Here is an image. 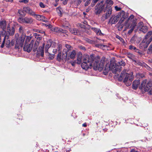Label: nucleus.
<instances>
[{
  "label": "nucleus",
  "instance_id": "obj_1",
  "mask_svg": "<svg viewBox=\"0 0 152 152\" xmlns=\"http://www.w3.org/2000/svg\"><path fill=\"white\" fill-rule=\"evenodd\" d=\"M83 62L81 66L82 68L86 70L92 66L95 70H98L101 71L103 69L105 70L107 73L110 70H111L113 73H116L117 72H120L122 69V66L125 64L123 61H121L116 63H113V65L110 66L109 64H106L105 58L103 57L100 61V58L98 56L95 58L94 54H91L90 56L88 55H86L83 56Z\"/></svg>",
  "mask_w": 152,
  "mask_h": 152
},
{
  "label": "nucleus",
  "instance_id": "obj_2",
  "mask_svg": "<svg viewBox=\"0 0 152 152\" xmlns=\"http://www.w3.org/2000/svg\"><path fill=\"white\" fill-rule=\"evenodd\" d=\"M128 71L127 69L124 70L121 72L118 78L119 80L121 81L124 78V82L127 86L131 85L134 78L133 72H131L130 73H128Z\"/></svg>",
  "mask_w": 152,
  "mask_h": 152
},
{
  "label": "nucleus",
  "instance_id": "obj_3",
  "mask_svg": "<svg viewBox=\"0 0 152 152\" xmlns=\"http://www.w3.org/2000/svg\"><path fill=\"white\" fill-rule=\"evenodd\" d=\"M126 17L125 12L123 11L120 12L116 16L112 15L110 19V22L112 24H115L118 22L119 19L120 18L119 23H121L124 21V19L126 18Z\"/></svg>",
  "mask_w": 152,
  "mask_h": 152
},
{
  "label": "nucleus",
  "instance_id": "obj_4",
  "mask_svg": "<svg viewBox=\"0 0 152 152\" xmlns=\"http://www.w3.org/2000/svg\"><path fill=\"white\" fill-rule=\"evenodd\" d=\"M152 34V32L151 31H149L148 32L145 36V38L143 39L142 42L140 44L141 46H143L144 48H146L152 41V36L149 39H148Z\"/></svg>",
  "mask_w": 152,
  "mask_h": 152
},
{
  "label": "nucleus",
  "instance_id": "obj_5",
  "mask_svg": "<svg viewBox=\"0 0 152 152\" xmlns=\"http://www.w3.org/2000/svg\"><path fill=\"white\" fill-rule=\"evenodd\" d=\"M104 12H106L105 14L102 15L101 18V20L102 21H104L107 19L112 14V9L110 7H108L107 6L104 8Z\"/></svg>",
  "mask_w": 152,
  "mask_h": 152
},
{
  "label": "nucleus",
  "instance_id": "obj_6",
  "mask_svg": "<svg viewBox=\"0 0 152 152\" xmlns=\"http://www.w3.org/2000/svg\"><path fill=\"white\" fill-rule=\"evenodd\" d=\"M26 38V35L22 34L21 36L18 38L16 40L15 46L17 48L22 47Z\"/></svg>",
  "mask_w": 152,
  "mask_h": 152
},
{
  "label": "nucleus",
  "instance_id": "obj_7",
  "mask_svg": "<svg viewBox=\"0 0 152 152\" xmlns=\"http://www.w3.org/2000/svg\"><path fill=\"white\" fill-rule=\"evenodd\" d=\"M67 50L66 49H64L62 55L61 53H58L57 57V60L59 61L61 60L63 61H65L67 58Z\"/></svg>",
  "mask_w": 152,
  "mask_h": 152
},
{
  "label": "nucleus",
  "instance_id": "obj_8",
  "mask_svg": "<svg viewBox=\"0 0 152 152\" xmlns=\"http://www.w3.org/2000/svg\"><path fill=\"white\" fill-rule=\"evenodd\" d=\"M34 41L32 40L30 44H25L23 48L24 50L28 52H30L32 50L33 47V45L34 43Z\"/></svg>",
  "mask_w": 152,
  "mask_h": 152
},
{
  "label": "nucleus",
  "instance_id": "obj_9",
  "mask_svg": "<svg viewBox=\"0 0 152 152\" xmlns=\"http://www.w3.org/2000/svg\"><path fill=\"white\" fill-rule=\"evenodd\" d=\"M18 20L20 23H25L27 24H31L33 21V20L32 18L28 17L19 18Z\"/></svg>",
  "mask_w": 152,
  "mask_h": 152
},
{
  "label": "nucleus",
  "instance_id": "obj_10",
  "mask_svg": "<svg viewBox=\"0 0 152 152\" xmlns=\"http://www.w3.org/2000/svg\"><path fill=\"white\" fill-rule=\"evenodd\" d=\"M98 6L99 5L97 4L95 7V13L96 15H98L100 14L102 12L103 10L105 8V7H104V6L102 5V6H100V7H98Z\"/></svg>",
  "mask_w": 152,
  "mask_h": 152
},
{
  "label": "nucleus",
  "instance_id": "obj_11",
  "mask_svg": "<svg viewBox=\"0 0 152 152\" xmlns=\"http://www.w3.org/2000/svg\"><path fill=\"white\" fill-rule=\"evenodd\" d=\"M15 33V29L13 27L12 28H10L8 27L7 29V31L6 34V36H7V37H8V35L10 36H12L14 35Z\"/></svg>",
  "mask_w": 152,
  "mask_h": 152
},
{
  "label": "nucleus",
  "instance_id": "obj_12",
  "mask_svg": "<svg viewBox=\"0 0 152 152\" xmlns=\"http://www.w3.org/2000/svg\"><path fill=\"white\" fill-rule=\"evenodd\" d=\"M23 11L28 13L31 15L34 16L35 15V12L33 11L30 7H25L23 8Z\"/></svg>",
  "mask_w": 152,
  "mask_h": 152
},
{
  "label": "nucleus",
  "instance_id": "obj_13",
  "mask_svg": "<svg viewBox=\"0 0 152 152\" xmlns=\"http://www.w3.org/2000/svg\"><path fill=\"white\" fill-rule=\"evenodd\" d=\"M67 54L68 59H69L70 58L73 59L75 57L76 53L75 50H73L69 52L68 54L67 53Z\"/></svg>",
  "mask_w": 152,
  "mask_h": 152
},
{
  "label": "nucleus",
  "instance_id": "obj_14",
  "mask_svg": "<svg viewBox=\"0 0 152 152\" xmlns=\"http://www.w3.org/2000/svg\"><path fill=\"white\" fill-rule=\"evenodd\" d=\"M7 24L5 20H3L0 22V28L5 31L6 28Z\"/></svg>",
  "mask_w": 152,
  "mask_h": 152
},
{
  "label": "nucleus",
  "instance_id": "obj_15",
  "mask_svg": "<svg viewBox=\"0 0 152 152\" xmlns=\"http://www.w3.org/2000/svg\"><path fill=\"white\" fill-rule=\"evenodd\" d=\"M52 41L51 40H49L47 42L45 46V53H47L49 54L50 53L48 52V49L50 48L52 45Z\"/></svg>",
  "mask_w": 152,
  "mask_h": 152
},
{
  "label": "nucleus",
  "instance_id": "obj_16",
  "mask_svg": "<svg viewBox=\"0 0 152 152\" xmlns=\"http://www.w3.org/2000/svg\"><path fill=\"white\" fill-rule=\"evenodd\" d=\"M82 55L80 53H78L77 55V59L75 62L77 64H80L82 61Z\"/></svg>",
  "mask_w": 152,
  "mask_h": 152
},
{
  "label": "nucleus",
  "instance_id": "obj_17",
  "mask_svg": "<svg viewBox=\"0 0 152 152\" xmlns=\"http://www.w3.org/2000/svg\"><path fill=\"white\" fill-rule=\"evenodd\" d=\"M140 83V80H134L132 84V88L134 89H136Z\"/></svg>",
  "mask_w": 152,
  "mask_h": 152
},
{
  "label": "nucleus",
  "instance_id": "obj_18",
  "mask_svg": "<svg viewBox=\"0 0 152 152\" xmlns=\"http://www.w3.org/2000/svg\"><path fill=\"white\" fill-rule=\"evenodd\" d=\"M45 44L43 43L42 44V47H39V50L38 51L39 52V53H40L41 56L42 57H43L44 54V47H45Z\"/></svg>",
  "mask_w": 152,
  "mask_h": 152
},
{
  "label": "nucleus",
  "instance_id": "obj_19",
  "mask_svg": "<svg viewBox=\"0 0 152 152\" xmlns=\"http://www.w3.org/2000/svg\"><path fill=\"white\" fill-rule=\"evenodd\" d=\"M33 16H34L37 19L39 20L42 21L45 18V17L43 16L42 15H36L35 14V15H34Z\"/></svg>",
  "mask_w": 152,
  "mask_h": 152
},
{
  "label": "nucleus",
  "instance_id": "obj_20",
  "mask_svg": "<svg viewBox=\"0 0 152 152\" xmlns=\"http://www.w3.org/2000/svg\"><path fill=\"white\" fill-rule=\"evenodd\" d=\"M113 1L112 0H106L103 6H104V7H105V6L111 7V6L113 4Z\"/></svg>",
  "mask_w": 152,
  "mask_h": 152
},
{
  "label": "nucleus",
  "instance_id": "obj_21",
  "mask_svg": "<svg viewBox=\"0 0 152 152\" xmlns=\"http://www.w3.org/2000/svg\"><path fill=\"white\" fill-rule=\"evenodd\" d=\"M152 86V81H149L146 84L145 87V90L148 91L150 89V88Z\"/></svg>",
  "mask_w": 152,
  "mask_h": 152
},
{
  "label": "nucleus",
  "instance_id": "obj_22",
  "mask_svg": "<svg viewBox=\"0 0 152 152\" xmlns=\"http://www.w3.org/2000/svg\"><path fill=\"white\" fill-rule=\"evenodd\" d=\"M39 44V42L38 41H34V43L33 45V50L34 51H35L37 48Z\"/></svg>",
  "mask_w": 152,
  "mask_h": 152
},
{
  "label": "nucleus",
  "instance_id": "obj_23",
  "mask_svg": "<svg viewBox=\"0 0 152 152\" xmlns=\"http://www.w3.org/2000/svg\"><path fill=\"white\" fill-rule=\"evenodd\" d=\"M134 18V15H132L130 16L129 17L128 19L125 22V26L126 28H129V26H128V22L129 20H132V19H133Z\"/></svg>",
  "mask_w": 152,
  "mask_h": 152
},
{
  "label": "nucleus",
  "instance_id": "obj_24",
  "mask_svg": "<svg viewBox=\"0 0 152 152\" xmlns=\"http://www.w3.org/2000/svg\"><path fill=\"white\" fill-rule=\"evenodd\" d=\"M96 46L104 50L108 49L107 48V46L106 45H104L102 44H97L96 45Z\"/></svg>",
  "mask_w": 152,
  "mask_h": 152
},
{
  "label": "nucleus",
  "instance_id": "obj_25",
  "mask_svg": "<svg viewBox=\"0 0 152 152\" xmlns=\"http://www.w3.org/2000/svg\"><path fill=\"white\" fill-rule=\"evenodd\" d=\"M147 81V80H145L142 81L141 85V86H140L141 88H144L145 89V87L146 86Z\"/></svg>",
  "mask_w": 152,
  "mask_h": 152
},
{
  "label": "nucleus",
  "instance_id": "obj_26",
  "mask_svg": "<svg viewBox=\"0 0 152 152\" xmlns=\"http://www.w3.org/2000/svg\"><path fill=\"white\" fill-rule=\"evenodd\" d=\"M148 29V27L147 26H144L141 28L140 29V31H142V32L145 33L147 32Z\"/></svg>",
  "mask_w": 152,
  "mask_h": 152
},
{
  "label": "nucleus",
  "instance_id": "obj_27",
  "mask_svg": "<svg viewBox=\"0 0 152 152\" xmlns=\"http://www.w3.org/2000/svg\"><path fill=\"white\" fill-rule=\"evenodd\" d=\"M116 38L119 39L122 43L124 44V43H125L124 40L123 39H122L121 37L120 36L117 35L116 36Z\"/></svg>",
  "mask_w": 152,
  "mask_h": 152
},
{
  "label": "nucleus",
  "instance_id": "obj_28",
  "mask_svg": "<svg viewBox=\"0 0 152 152\" xmlns=\"http://www.w3.org/2000/svg\"><path fill=\"white\" fill-rule=\"evenodd\" d=\"M129 49L131 50H134L136 52H138V49H137L135 47L132 45H130L129 46Z\"/></svg>",
  "mask_w": 152,
  "mask_h": 152
},
{
  "label": "nucleus",
  "instance_id": "obj_29",
  "mask_svg": "<svg viewBox=\"0 0 152 152\" xmlns=\"http://www.w3.org/2000/svg\"><path fill=\"white\" fill-rule=\"evenodd\" d=\"M6 37H7V39L6 41V45H7V47H9V46L10 45V40L9 39H8V37H7V36H5Z\"/></svg>",
  "mask_w": 152,
  "mask_h": 152
},
{
  "label": "nucleus",
  "instance_id": "obj_30",
  "mask_svg": "<svg viewBox=\"0 0 152 152\" xmlns=\"http://www.w3.org/2000/svg\"><path fill=\"white\" fill-rule=\"evenodd\" d=\"M148 53L151 54L152 53V43L151 44L148 50Z\"/></svg>",
  "mask_w": 152,
  "mask_h": 152
},
{
  "label": "nucleus",
  "instance_id": "obj_31",
  "mask_svg": "<svg viewBox=\"0 0 152 152\" xmlns=\"http://www.w3.org/2000/svg\"><path fill=\"white\" fill-rule=\"evenodd\" d=\"M34 30L35 31L38 32L42 34H43L44 35L45 34V32L44 31L39 29H34Z\"/></svg>",
  "mask_w": 152,
  "mask_h": 152
},
{
  "label": "nucleus",
  "instance_id": "obj_32",
  "mask_svg": "<svg viewBox=\"0 0 152 152\" xmlns=\"http://www.w3.org/2000/svg\"><path fill=\"white\" fill-rule=\"evenodd\" d=\"M70 31L72 34L75 35H76L77 33V31L75 29H71Z\"/></svg>",
  "mask_w": 152,
  "mask_h": 152
},
{
  "label": "nucleus",
  "instance_id": "obj_33",
  "mask_svg": "<svg viewBox=\"0 0 152 152\" xmlns=\"http://www.w3.org/2000/svg\"><path fill=\"white\" fill-rule=\"evenodd\" d=\"M51 31L55 32H57L58 31H59L58 28L56 27H52L51 28Z\"/></svg>",
  "mask_w": 152,
  "mask_h": 152
},
{
  "label": "nucleus",
  "instance_id": "obj_34",
  "mask_svg": "<svg viewBox=\"0 0 152 152\" xmlns=\"http://www.w3.org/2000/svg\"><path fill=\"white\" fill-rule=\"evenodd\" d=\"M97 35H102L103 34L101 32V30L99 28H98L97 32L96 33Z\"/></svg>",
  "mask_w": 152,
  "mask_h": 152
},
{
  "label": "nucleus",
  "instance_id": "obj_35",
  "mask_svg": "<svg viewBox=\"0 0 152 152\" xmlns=\"http://www.w3.org/2000/svg\"><path fill=\"white\" fill-rule=\"evenodd\" d=\"M31 37L30 36H27L25 42V44L28 43V42L30 41V40L31 39Z\"/></svg>",
  "mask_w": 152,
  "mask_h": 152
},
{
  "label": "nucleus",
  "instance_id": "obj_36",
  "mask_svg": "<svg viewBox=\"0 0 152 152\" xmlns=\"http://www.w3.org/2000/svg\"><path fill=\"white\" fill-rule=\"evenodd\" d=\"M39 5L41 8H45L46 7V5L42 2H40L39 4Z\"/></svg>",
  "mask_w": 152,
  "mask_h": 152
},
{
  "label": "nucleus",
  "instance_id": "obj_37",
  "mask_svg": "<svg viewBox=\"0 0 152 152\" xmlns=\"http://www.w3.org/2000/svg\"><path fill=\"white\" fill-rule=\"evenodd\" d=\"M143 26H144L143 23L142 22H140L139 23V26L138 27L139 29H140Z\"/></svg>",
  "mask_w": 152,
  "mask_h": 152
},
{
  "label": "nucleus",
  "instance_id": "obj_38",
  "mask_svg": "<svg viewBox=\"0 0 152 152\" xmlns=\"http://www.w3.org/2000/svg\"><path fill=\"white\" fill-rule=\"evenodd\" d=\"M98 1L99 0H93L91 4V6L92 7L94 6Z\"/></svg>",
  "mask_w": 152,
  "mask_h": 152
},
{
  "label": "nucleus",
  "instance_id": "obj_39",
  "mask_svg": "<svg viewBox=\"0 0 152 152\" xmlns=\"http://www.w3.org/2000/svg\"><path fill=\"white\" fill-rule=\"evenodd\" d=\"M19 32L21 33H23L24 31V28L22 26H20L19 29Z\"/></svg>",
  "mask_w": 152,
  "mask_h": 152
},
{
  "label": "nucleus",
  "instance_id": "obj_40",
  "mask_svg": "<svg viewBox=\"0 0 152 152\" xmlns=\"http://www.w3.org/2000/svg\"><path fill=\"white\" fill-rule=\"evenodd\" d=\"M6 36L4 37V39L1 45V48H3V47L4 46L5 41V39H6Z\"/></svg>",
  "mask_w": 152,
  "mask_h": 152
},
{
  "label": "nucleus",
  "instance_id": "obj_41",
  "mask_svg": "<svg viewBox=\"0 0 152 152\" xmlns=\"http://www.w3.org/2000/svg\"><path fill=\"white\" fill-rule=\"evenodd\" d=\"M134 56L131 54H128V57L130 59H132L134 58Z\"/></svg>",
  "mask_w": 152,
  "mask_h": 152
},
{
  "label": "nucleus",
  "instance_id": "obj_42",
  "mask_svg": "<svg viewBox=\"0 0 152 152\" xmlns=\"http://www.w3.org/2000/svg\"><path fill=\"white\" fill-rule=\"evenodd\" d=\"M85 40L87 42H89L90 43H92L93 42V41L92 40L87 38H86L85 39Z\"/></svg>",
  "mask_w": 152,
  "mask_h": 152
},
{
  "label": "nucleus",
  "instance_id": "obj_43",
  "mask_svg": "<svg viewBox=\"0 0 152 152\" xmlns=\"http://www.w3.org/2000/svg\"><path fill=\"white\" fill-rule=\"evenodd\" d=\"M134 26H133L129 31L128 32V34H130L134 30Z\"/></svg>",
  "mask_w": 152,
  "mask_h": 152
},
{
  "label": "nucleus",
  "instance_id": "obj_44",
  "mask_svg": "<svg viewBox=\"0 0 152 152\" xmlns=\"http://www.w3.org/2000/svg\"><path fill=\"white\" fill-rule=\"evenodd\" d=\"M58 48L59 53H60V52H61V50L62 49V45L60 44H59L58 46Z\"/></svg>",
  "mask_w": 152,
  "mask_h": 152
},
{
  "label": "nucleus",
  "instance_id": "obj_45",
  "mask_svg": "<svg viewBox=\"0 0 152 152\" xmlns=\"http://www.w3.org/2000/svg\"><path fill=\"white\" fill-rule=\"evenodd\" d=\"M18 12L19 14L21 15H24L23 12L22 10H18Z\"/></svg>",
  "mask_w": 152,
  "mask_h": 152
},
{
  "label": "nucleus",
  "instance_id": "obj_46",
  "mask_svg": "<svg viewBox=\"0 0 152 152\" xmlns=\"http://www.w3.org/2000/svg\"><path fill=\"white\" fill-rule=\"evenodd\" d=\"M115 8L116 11H119L121 10V8L120 7H118L117 6L115 7Z\"/></svg>",
  "mask_w": 152,
  "mask_h": 152
},
{
  "label": "nucleus",
  "instance_id": "obj_47",
  "mask_svg": "<svg viewBox=\"0 0 152 152\" xmlns=\"http://www.w3.org/2000/svg\"><path fill=\"white\" fill-rule=\"evenodd\" d=\"M19 2H23L26 4L28 2V0H20Z\"/></svg>",
  "mask_w": 152,
  "mask_h": 152
},
{
  "label": "nucleus",
  "instance_id": "obj_48",
  "mask_svg": "<svg viewBox=\"0 0 152 152\" xmlns=\"http://www.w3.org/2000/svg\"><path fill=\"white\" fill-rule=\"evenodd\" d=\"M98 28H95V27H92L91 28V29L94 31L95 33L97 32V29Z\"/></svg>",
  "mask_w": 152,
  "mask_h": 152
},
{
  "label": "nucleus",
  "instance_id": "obj_49",
  "mask_svg": "<svg viewBox=\"0 0 152 152\" xmlns=\"http://www.w3.org/2000/svg\"><path fill=\"white\" fill-rule=\"evenodd\" d=\"M65 46L66 48H67V51L69 50V49L70 48V45H68V44H66L65 45Z\"/></svg>",
  "mask_w": 152,
  "mask_h": 152
},
{
  "label": "nucleus",
  "instance_id": "obj_50",
  "mask_svg": "<svg viewBox=\"0 0 152 152\" xmlns=\"http://www.w3.org/2000/svg\"><path fill=\"white\" fill-rule=\"evenodd\" d=\"M145 67H146L147 69L149 71H151L152 69L149 66L147 65L146 64H145Z\"/></svg>",
  "mask_w": 152,
  "mask_h": 152
},
{
  "label": "nucleus",
  "instance_id": "obj_51",
  "mask_svg": "<svg viewBox=\"0 0 152 152\" xmlns=\"http://www.w3.org/2000/svg\"><path fill=\"white\" fill-rule=\"evenodd\" d=\"M57 51H58V49H53V52L54 53H56L57 52Z\"/></svg>",
  "mask_w": 152,
  "mask_h": 152
},
{
  "label": "nucleus",
  "instance_id": "obj_52",
  "mask_svg": "<svg viewBox=\"0 0 152 152\" xmlns=\"http://www.w3.org/2000/svg\"><path fill=\"white\" fill-rule=\"evenodd\" d=\"M91 0H88V1H87L85 4V5L86 6V4H88L90 3V1Z\"/></svg>",
  "mask_w": 152,
  "mask_h": 152
},
{
  "label": "nucleus",
  "instance_id": "obj_53",
  "mask_svg": "<svg viewBox=\"0 0 152 152\" xmlns=\"http://www.w3.org/2000/svg\"><path fill=\"white\" fill-rule=\"evenodd\" d=\"M15 42L14 41H12L10 42V44L12 45H13L14 44Z\"/></svg>",
  "mask_w": 152,
  "mask_h": 152
},
{
  "label": "nucleus",
  "instance_id": "obj_54",
  "mask_svg": "<svg viewBox=\"0 0 152 152\" xmlns=\"http://www.w3.org/2000/svg\"><path fill=\"white\" fill-rule=\"evenodd\" d=\"M82 126H83L86 127L87 126L86 124V123H85L83 124Z\"/></svg>",
  "mask_w": 152,
  "mask_h": 152
},
{
  "label": "nucleus",
  "instance_id": "obj_55",
  "mask_svg": "<svg viewBox=\"0 0 152 152\" xmlns=\"http://www.w3.org/2000/svg\"><path fill=\"white\" fill-rule=\"evenodd\" d=\"M48 26L50 28H52V26L51 25H50V24L48 25Z\"/></svg>",
  "mask_w": 152,
  "mask_h": 152
},
{
  "label": "nucleus",
  "instance_id": "obj_56",
  "mask_svg": "<svg viewBox=\"0 0 152 152\" xmlns=\"http://www.w3.org/2000/svg\"><path fill=\"white\" fill-rule=\"evenodd\" d=\"M86 32L88 33V34H90V32L88 30H87L86 31Z\"/></svg>",
  "mask_w": 152,
  "mask_h": 152
},
{
  "label": "nucleus",
  "instance_id": "obj_57",
  "mask_svg": "<svg viewBox=\"0 0 152 152\" xmlns=\"http://www.w3.org/2000/svg\"><path fill=\"white\" fill-rule=\"evenodd\" d=\"M51 59H52L54 58V57L53 56H51V57H49Z\"/></svg>",
  "mask_w": 152,
  "mask_h": 152
},
{
  "label": "nucleus",
  "instance_id": "obj_58",
  "mask_svg": "<svg viewBox=\"0 0 152 152\" xmlns=\"http://www.w3.org/2000/svg\"><path fill=\"white\" fill-rule=\"evenodd\" d=\"M84 1H85L86 0H83ZM82 0H78V1L79 3H81V1H82Z\"/></svg>",
  "mask_w": 152,
  "mask_h": 152
},
{
  "label": "nucleus",
  "instance_id": "obj_59",
  "mask_svg": "<svg viewBox=\"0 0 152 152\" xmlns=\"http://www.w3.org/2000/svg\"><path fill=\"white\" fill-rule=\"evenodd\" d=\"M45 26L46 27L48 26V24H45Z\"/></svg>",
  "mask_w": 152,
  "mask_h": 152
},
{
  "label": "nucleus",
  "instance_id": "obj_60",
  "mask_svg": "<svg viewBox=\"0 0 152 152\" xmlns=\"http://www.w3.org/2000/svg\"><path fill=\"white\" fill-rule=\"evenodd\" d=\"M1 35H0V42H1Z\"/></svg>",
  "mask_w": 152,
  "mask_h": 152
},
{
  "label": "nucleus",
  "instance_id": "obj_61",
  "mask_svg": "<svg viewBox=\"0 0 152 152\" xmlns=\"http://www.w3.org/2000/svg\"><path fill=\"white\" fill-rule=\"evenodd\" d=\"M72 65L73 66H74V63H72Z\"/></svg>",
  "mask_w": 152,
  "mask_h": 152
},
{
  "label": "nucleus",
  "instance_id": "obj_62",
  "mask_svg": "<svg viewBox=\"0 0 152 152\" xmlns=\"http://www.w3.org/2000/svg\"><path fill=\"white\" fill-rule=\"evenodd\" d=\"M36 34L37 35H39L38 34Z\"/></svg>",
  "mask_w": 152,
  "mask_h": 152
},
{
  "label": "nucleus",
  "instance_id": "obj_63",
  "mask_svg": "<svg viewBox=\"0 0 152 152\" xmlns=\"http://www.w3.org/2000/svg\"><path fill=\"white\" fill-rule=\"evenodd\" d=\"M88 4H86V5H88Z\"/></svg>",
  "mask_w": 152,
  "mask_h": 152
},
{
  "label": "nucleus",
  "instance_id": "obj_64",
  "mask_svg": "<svg viewBox=\"0 0 152 152\" xmlns=\"http://www.w3.org/2000/svg\"><path fill=\"white\" fill-rule=\"evenodd\" d=\"M59 11H60V12H61V11H60V10Z\"/></svg>",
  "mask_w": 152,
  "mask_h": 152
}]
</instances>
